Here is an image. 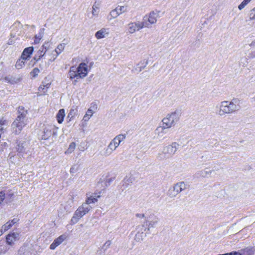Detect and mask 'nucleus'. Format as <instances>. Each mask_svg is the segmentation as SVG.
Segmentation results:
<instances>
[{
	"label": "nucleus",
	"instance_id": "nucleus-4",
	"mask_svg": "<svg viewBox=\"0 0 255 255\" xmlns=\"http://www.w3.org/2000/svg\"><path fill=\"white\" fill-rule=\"evenodd\" d=\"M179 144L176 142H173L171 144L164 147L163 152L158 154L157 158L160 160H163L169 156H173L178 149Z\"/></svg>",
	"mask_w": 255,
	"mask_h": 255
},
{
	"label": "nucleus",
	"instance_id": "nucleus-28",
	"mask_svg": "<svg viewBox=\"0 0 255 255\" xmlns=\"http://www.w3.org/2000/svg\"><path fill=\"white\" fill-rule=\"evenodd\" d=\"M158 222L157 220H152L150 221H149L148 224H147V226L148 227V230H149L151 228H153L155 227L156 225L157 224Z\"/></svg>",
	"mask_w": 255,
	"mask_h": 255
},
{
	"label": "nucleus",
	"instance_id": "nucleus-30",
	"mask_svg": "<svg viewBox=\"0 0 255 255\" xmlns=\"http://www.w3.org/2000/svg\"><path fill=\"white\" fill-rule=\"evenodd\" d=\"M96 202H97V199L96 198H95V197L90 196L87 198L85 203H87L88 205H90V204L95 203Z\"/></svg>",
	"mask_w": 255,
	"mask_h": 255
},
{
	"label": "nucleus",
	"instance_id": "nucleus-32",
	"mask_svg": "<svg viewBox=\"0 0 255 255\" xmlns=\"http://www.w3.org/2000/svg\"><path fill=\"white\" fill-rule=\"evenodd\" d=\"M11 227V224H10V223L8 221L4 225L2 226V230L5 232L9 229Z\"/></svg>",
	"mask_w": 255,
	"mask_h": 255
},
{
	"label": "nucleus",
	"instance_id": "nucleus-50",
	"mask_svg": "<svg viewBox=\"0 0 255 255\" xmlns=\"http://www.w3.org/2000/svg\"><path fill=\"white\" fill-rule=\"evenodd\" d=\"M20 108H23L24 109V108L23 107H19L18 108V112L19 115H20L21 114V113L23 112L22 110L19 109Z\"/></svg>",
	"mask_w": 255,
	"mask_h": 255
},
{
	"label": "nucleus",
	"instance_id": "nucleus-26",
	"mask_svg": "<svg viewBox=\"0 0 255 255\" xmlns=\"http://www.w3.org/2000/svg\"><path fill=\"white\" fill-rule=\"evenodd\" d=\"M44 31V28H42L40 29V32H39L38 35H36L35 36V39H34V43H38L43 37V34Z\"/></svg>",
	"mask_w": 255,
	"mask_h": 255
},
{
	"label": "nucleus",
	"instance_id": "nucleus-8",
	"mask_svg": "<svg viewBox=\"0 0 255 255\" xmlns=\"http://www.w3.org/2000/svg\"><path fill=\"white\" fill-rule=\"evenodd\" d=\"M159 17V11H152L150 12L148 15L144 16V20L145 19V21L147 23H149L150 26L151 24H155Z\"/></svg>",
	"mask_w": 255,
	"mask_h": 255
},
{
	"label": "nucleus",
	"instance_id": "nucleus-17",
	"mask_svg": "<svg viewBox=\"0 0 255 255\" xmlns=\"http://www.w3.org/2000/svg\"><path fill=\"white\" fill-rule=\"evenodd\" d=\"M65 43L59 44L57 46L56 48L55 49V50L53 51V52L56 53V54H53V56L52 59L51 58L49 59V60H50L51 61H53L56 59L57 56L64 50V49L65 48Z\"/></svg>",
	"mask_w": 255,
	"mask_h": 255
},
{
	"label": "nucleus",
	"instance_id": "nucleus-47",
	"mask_svg": "<svg viewBox=\"0 0 255 255\" xmlns=\"http://www.w3.org/2000/svg\"><path fill=\"white\" fill-rule=\"evenodd\" d=\"M23 148V147L22 146V145H21V146L19 145H18V150L19 152L22 151Z\"/></svg>",
	"mask_w": 255,
	"mask_h": 255
},
{
	"label": "nucleus",
	"instance_id": "nucleus-42",
	"mask_svg": "<svg viewBox=\"0 0 255 255\" xmlns=\"http://www.w3.org/2000/svg\"><path fill=\"white\" fill-rule=\"evenodd\" d=\"M107 147H109L113 151H115L117 149V148L114 145L113 143H112L111 141L110 142Z\"/></svg>",
	"mask_w": 255,
	"mask_h": 255
},
{
	"label": "nucleus",
	"instance_id": "nucleus-12",
	"mask_svg": "<svg viewBox=\"0 0 255 255\" xmlns=\"http://www.w3.org/2000/svg\"><path fill=\"white\" fill-rule=\"evenodd\" d=\"M126 11V8L124 6H121L119 7H117L115 9L112 10L110 15L111 16L112 18H115L120 14Z\"/></svg>",
	"mask_w": 255,
	"mask_h": 255
},
{
	"label": "nucleus",
	"instance_id": "nucleus-13",
	"mask_svg": "<svg viewBox=\"0 0 255 255\" xmlns=\"http://www.w3.org/2000/svg\"><path fill=\"white\" fill-rule=\"evenodd\" d=\"M67 238L66 235H62L57 238L55 239L53 242L50 245V249L54 250L56 247L59 246Z\"/></svg>",
	"mask_w": 255,
	"mask_h": 255
},
{
	"label": "nucleus",
	"instance_id": "nucleus-22",
	"mask_svg": "<svg viewBox=\"0 0 255 255\" xmlns=\"http://www.w3.org/2000/svg\"><path fill=\"white\" fill-rule=\"evenodd\" d=\"M69 75L71 79H74L75 78H76L77 79L79 78V76L78 75L76 68L74 67L71 68L69 72Z\"/></svg>",
	"mask_w": 255,
	"mask_h": 255
},
{
	"label": "nucleus",
	"instance_id": "nucleus-10",
	"mask_svg": "<svg viewBox=\"0 0 255 255\" xmlns=\"http://www.w3.org/2000/svg\"><path fill=\"white\" fill-rule=\"evenodd\" d=\"M92 209L91 206L88 205L85 202L83 203L81 206L76 210L81 217H83L85 214L88 213Z\"/></svg>",
	"mask_w": 255,
	"mask_h": 255
},
{
	"label": "nucleus",
	"instance_id": "nucleus-27",
	"mask_svg": "<svg viewBox=\"0 0 255 255\" xmlns=\"http://www.w3.org/2000/svg\"><path fill=\"white\" fill-rule=\"evenodd\" d=\"M81 218L82 217L80 216L78 213H77L76 211H75L74 216L72 217L71 220V222L73 224H76Z\"/></svg>",
	"mask_w": 255,
	"mask_h": 255
},
{
	"label": "nucleus",
	"instance_id": "nucleus-37",
	"mask_svg": "<svg viewBox=\"0 0 255 255\" xmlns=\"http://www.w3.org/2000/svg\"><path fill=\"white\" fill-rule=\"evenodd\" d=\"M3 79L5 80V81L11 84H14L16 82L13 79H12V77H9L8 76L5 77Z\"/></svg>",
	"mask_w": 255,
	"mask_h": 255
},
{
	"label": "nucleus",
	"instance_id": "nucleus-3",
	"mask_svg": "<svg viewBox=\"0 0 255 255\" xmlns=\"http://www.w3.org/2000/svg\"><path fill=\"white\" fill-rule=\"evenodd\" d=\"M19 109L22 110L23 112L17 116L16 119L11 125L12 132L15 134L20 133L23 128L26 125L25 118L27 114V111L23 108H20Z\"/></svg>",
	"mask_w": 255,
	"mask_h": 255
},
{
	"label": "nucleus",
	"instance_id": "nucleus-35",
	"mask_svg": "<svg viewBox=\"0 0 255 255\" xmlns=\"http://www.w3.org/2000/svg\"><path fill=\"white\" fill-rule=\"evenodd\" d=\"M113 151L107 147L103 152V155L106 157L109 156L113 153Z\"/></svg>",
	"mask_w": 255,
	"mask_h": 255
},
{
	"label": "nucleus",
	"instance_id": "nucleus-54",
	"mask_svg": "<svg viewBox=\"0 0 255 255\" xmlns=\"http://www.w3.org/2000/svg\"><path fill=\"white\" fill-rule=\"evenodd\" d=\"M212 170H210V171H209V173H212ZM205 172L206 173H208V171H205Z\"/></svg>",
	"mask_w": 255,
	"mask_h": 255
},
{
	"label": "nucleus",
	"instance_id": "nucleus-51",
	"mask_svg": "<svg viewBox=\"0 0 255 255\" xmlns=\"http://www.w3.org/2000/svg\"><path fill=\"white\" fill-rule=\"evenodd\" d=\"M13 196V194L12 193H9L7 195V197H9V198H12V197Z\"/></svg>",
	"mask_w": 255,
	"mask_h": 255
},
{
	"label": "nucleus",
	"instance_id": "nucleus-48",
	"mask_svg": "<svg viewBox=\"0 0 255 255\" xmlns=\"http://www.w3.org/2000/svg\"><path fill=\"white\" fill-rule=\"evenodd\" d=\"M136 216L137 217H138L139 218H143L144 217V215L143 214H136Z\"/></svg>",
	"mask_w": 255,
	"mask_h": 255
},
{
	"label": "nucleus",
	"instance_id": "nucleus-11",
	"mask_svg": "<svg viewBox=\"0 0 255 255\" xmlns=\"http://www.w3.org/2000/svg\"><path fill=\"white\" fill-rule=\"evenodd\" d=\"M76 70L79 78H83L87 76L88 70L85 63H81L80 64Z\"/></svg>",
	"mask_w": 255,
	"mask_h": 255
},
{
	"label": "nucleus",
	"instance_id": "nucleus-39",
	"mask_svg": "<svg viewBox=\"0 0 255 255\" xmlns=\"http://www.w3.org/2000/svg\"><path fill=\"white\" fill-rule=\"evenodd\" d=\"M5 198V194L3 191L0 192V205L2 203Z\"/></svg>",
	"mask_w": 255,
	"mask_h": 255
},
{
	"label": "nucleus",
	"instance_id": "nucleus-5",
	"mask_svg": "<svg viewBox=\"0 0 255 255\" xmlns=\"http://www.w3.org/2000/svg\"><path fill=\"white\" fill-rule=\"evenodd\" d=\"M187 188V185L184 182H179L168 190V195L170 198H174L180 192L186 189Z\"/></svg>",
	"mask_w": 255,
	"mask_h": 255
},
{
	"label": "nucleus",
	"instance_id": "nucleus-23",
	"mask_svg": "<svg viewBox=\"0 0 255 255\" xmlns=\"http://www.w3.org/2000/svg\"><path fill=\"white\" fill-rule=\"evenodd\" d=\"M76 143L74 142H71L70 144L68 149L65 151V153L66 154H69L72 153L74 151Z\"/></svg>",
	"mask_w": 255,
	"mask_h": 255
},
{
	"label": "nucleus",
	"instance_id": "nucleus-25",
	"mask_svg": "<svg viewBox=\"0 0 255 255\" xmlns=\"http://www.w3.org/2000/svg\"><path fill=\"white\" fill-rule=\"evenodd\" d=\"M25 60L26 59H21V58L18 59L15 64L16 68L17 69H21L25 65L24 60Z\"/></svg>",
	"mask_w": 255,
	"mask_h": 255
},
{
	"label": "nucleus",
	"instance_id": "nucleus-43",
	"mask_svg": "<svg viewBox=\"0 0 255 255\" xmlns=\"http://www.w3.org/2000/svg\"><path fill=\"white\" fill-rule=\"evenodd\" d=\"M74 115H75V112H74V109H71L69 112V113L68 114V118H73L74 116Z\"/></svg>",
	"mask_w": 255,
	"mask_h": 255
},
{
	"label": "nucleus",
	"instance_id": "nucleus-16",
	"mask_svg": "<svg viewBox=\"0 0 255 255\" xmlns=\"http://www.w3.org/2000/svg\"><path fill=\"white\" fill-rule=\"evenodd\" d=\"M126 134H120L115 136L114 138L112 140L111 142L113 143L114 145L117 148L121 142L126 139Z\"/></svg>",
	"mask_w": 255,
	"mask_h": 255
},
{
	"label": "nucleus",
	"instance_id": "nucleus-33",
	"mask_svg": "<svg viewBox=\"0 0 255 255\" xmlns=\"http://www.w3.org/2000/svg\"><path fill=\"white\" fill-rule=\"evenodd\" d=\"M46 87H44V85H41L38 88V91L41 95L45 94L47 92L48 89H46Z\"/></svg>",
	"mask_w": 255,
	"mask_h": 255
},
{
	"label": "nucleus",
	"instance_id": "nucleus-49",
	"mask_svg": "<svg viewBox=\"0 0 255 255\" xmlns=\"http://www.w3.org/2000/svg\"><path fill=\"white\" fill-rule=\"evenodd\" d=\"M14 43L13 40L10 39L9 40H8V44L9 45H11L13 43Z\"/></svg>",
	"mask_w": 255,
	"mask_h": 255
},
{
	"label": "nucleus",
	"instance_id": "nucleus-24",
	"mask_svg": "<svg viewBox=\"0 0 255 255\" xmlns=\"http://www.w3.org/2000/svg\"><path fill=\"white\" fill-rule=\"evenodd\" d=\"M93 111L91 109H89L84 116L83 120L85 122L89 121L90 118L93 116Z\"/></svg>",
	"mask_w": 255,
	"mask_h": 255
},
{
	"label": "nucleus",
	"instance_id": "nucleus-19",
	"mask_svg": "<svg viewBox=\"0 0 255 255\" xmlns=\"http://www.w3.org/2000/svg\"><path fill=\"white\" fill-rule=\"evenodd\" d=\"M65 111L64 109H60L57 115H56V119L57 120V122L59 124H61L63 121L64 118L65 117Z\"/></svg>",
	"mask_w": 255,
	"mask_h": 255
},
{
	"label": "nucleus",
	"instance_id": "nucleus-41",
	"mask_svg": "<svg viewBox=\"0 0 255 255\" xmlns=\"http://www.w3.org/2000/svg\"><path fill=\"white\" fill-rule=\"evenodd\" d=\"M111 241L110 240H108V241H106V242L104 244V245L103 246V248L104 250H107L108 248H109V247L111 246Z\"/></svg>",
	"mask_w": 255,
	"mask_h": 255
},
{
	"label": "nucleus",
	"instance_id": "nucleus-6",
	"mask_svg": "<svg viewBox=\"0 0 255 255\" xmlns=\"http://www.w3.org/2000/svg\"><path fill=\"white\" fill-rule=\"evenodd\" d=\"M144 27H149V24L144 21L142 22H130L128 24L127 29L129 34H133L136 31H139Z\"/></svg>",
	"mask_w": 255,
	"mask_h": 255
},
{
	"label": "nucleus",
	"instance_id": "nucleus-9",
	"mask_svg": "<svg viewBox=\"0 0 255 255\" xmlns=\"http://www.w3.org/2000/svg\"><path fill=\"white\" fill-rule=\"evenodd\" d=\"M20 238V234L18 232H11L6 237V244L9 246H12L14 243L18 241Z\"/></svg>",
	"mask_w": 255,
	"mask_h": 255
},
{
	"label": "nucleus",
	"instance_id": "nucleus-40",
	"mask_svg": "<svg viewBox=\"0 0 255 255\" xmlns=\"http://www.w3.org/2000/svg\"><path fill=\"white\" fill-rule=\"evenodd\" d=\"M142 234H143L142 233H138L136 234L135 239L136 241L139 242L141 240H142Z\"/></svg>",
	"mask_w": 255,
	"mask_h": 255
},
{
	"label": "nucleus",
	"instance_id": "nucleus-29",
	"mask_svg": "<svg viewBox=\"0 0 255 255\" xmlns=\"http://www.w3.org/2000/svg\"><path fill=\"white\" fill-rule=\"evenodd\" d=\"M10 248L7 246H0V255L5 254Z\"/></svg>",
	"mask_w": 255,
	"mask_h": 255
},
{
	"label": "nucleus",
	"instance_id": "nucleus-21",
	"mask_svg": "<svg viewBox=\"0 0 255 255\" xmlns=\"http://www.w3.org/2000/svg\"><path fill=\"white\" fill-rule=\"evenodd\" d=\"M99 3H97V2H95L94 3V4H93V5L92 6V18H93V17H95V16H98V14H99Z\"/></svg>",
	"mask_w": 255,
	"mask_h": 255
},
{
	"label": "nucleus",
	"instance_id": "nucleus-46",
	"mask_svg": "<svg viewBox=\"0 0 255 255\" xmlns=\"http://www.w3.org/2000/svg\"><path fill=\"white\" fill-rule=\"evenodd\" d=\"M10 224H11V226L13 225L14 224H15L16 223V219H14L11 221H8Z\"/></svg>",
	"mask_w": 255,
	"mask_h": 255
},
{
	"label": "nucleus",
	"instance_id": "nucleus-14",
	"mask_svg": "<svg viewBox=\"0 0 255 255\" xmlns=\"http://www.w3.org/2000/svg\"><path fill=\"white\" fill-rule=\"evenodd\" d=\"M110 33L109 28H102L97 31L95 33V37L97 39H100L107 36Z\"/></svg>",
	"mask_w": 255,
	"mask_h": 255
},
{
	"label": "nucleus",
	"instance_id": "nucleus-34",
	"mask_svg": "<svg viewBox=\"0 0 255 255\" xmlns=\"http://www.w3.org/2000/svg\"><path fill=\"white\" fill-rule=\"evenodd\" d=\"M249 19L251 20H255V7L250 10L249 13Z\"/></svg>",
	"mask_w": 255,
	"mask_h": 255
},
{
	"label": "nucleus",
	"instance_id": "nucleus-36",
	"mask_svg": "<svg viewBox=\"0 0 255 255\" xmlns=\"http://www.w3.org/2000/svg\"><path fill=\"white\" fill-rule=\"evenodd\" d=\"M42 85H44V87H46V89H48L51 85V82L47 78H45L44 80L42 81Z\"/></svg>",
	"mask_w": 255,
	"mask_h": 255
},
{
	"label": "nucleus",
	"instance_id": "nucleus-45",
	"mask_svg": "<svg viewBox=\"0 0 255 255\" xmlns=\"http://www.w3.org/2000/svg\"><path fill=\"white\" fill-rule=\"evenodd\" d=\"M76 171V169L75 168V167L74 166H72L70 168V173H74Z\"/></svg>",
	"mask_w": 255,
	"mask_h": 255
},
{
	"label": "nucleus",
	"instance_id": "nucleus-56",
	"mask_svg": "<svg viewBox=\"0 0 255 255\" xmlns=\"http://www.w3.org/2000/svg\"><path fill=\"white\" fill-rule=\"evenodd\" d=\"M253 100L255 101V96L253 98Z\"/></svg>",
	"mask_w": 255,
	"mask_h": 255
},
{
	"label": "nucleus",
	"instance_id": "nucleus-7",
	"mask_svg": "<svg viewBox=\"0 0 255 255\" xmlns=\"http://www.w3.org/2000/svg\"><path fill=\"white\" fill-rule=\"evenodd\" d=\"M57 128L52 125H47L45 127L41 135L42 139H48L52 135H57Z\"/></svg>",
	"mask_w": 255,
	"mask_h": 255
},
{
	"label": "nucleus",
	"instance_id": "nucleus-53",
	"mask_svg": "<svg viewBox=\"0 0 255 255\" xmlns=\"http://www.w3.org/2000/svg\"><path fill=\"white\" fill-rule=\"evenodd\" d=\"M4 232L2 230V228L1 229V230H0V236H1L3 233H4Z\"/></svg>",
	"mask_w": 255,
	"mask_h": 255
},
{
	"label": "nucleus",
	"instance_id": "nucleus-38",
	"mask_svg": "<svg viewBox=\"0 0 255 255\" xmlns=\"http://www.w3.org/2000/svg\"><path fill=\"white\" fill-rule=\"evenodd\" d=\"M39 72H40L38 68H35L31 72L30 74L33 77H36V76L38 75V74L39 73Z\"/></svg>",
	"mask_w": 255,
	"mask_h": 255
},
{
	"label": "nucleus",
	"instance_id": "nucleus-20",
	"mask_svg": "<svg viewBox=\"0 0 255 255\" xmlns=\"http://www.w3.org/2000/svg\"><path fill=\"white\" fill-rule=\"evenodd\" d=\"M147 64V61H140L137 64L136 67L134 68V70L137 72H140L145 67Z\"/></svg>",
	"mask_w": 255,
	"mask_h": 255
},
{
	"label": "nucleus",
	"instance_id": "nucleus-55",
	"mask_svg": "<svg viewBox=\"0 0 255 255\" xmlns=\"http://www.w3.org/2000/svg\"><path fill=\"white\" fill-rule=\"evenodd\" d=\"M95 197H98V198H99V197H100V195H98L97 196H95Z\"/></svg>",
	"mask_w": 255,
	"mask_h": 255
},
{
	"label": "nucleus",
	"instance_id": "nucleus-18",
	"mask_svg": "<svg viewBox=\"0 0 255 255\" xmlns=\"http://www.w3.org/2000/svg\"><path fill=\"white\" fill-rule=\"evenodd\" d=\"M33 51V47L32 46L25 48L21 54V59L26 60L27 59L30 57V55L32 54Z\"/></svg>",
	"mask_w": 255,
	"mask_h": 255
},
{
	"label": "nucleus",
	"instance_id": "nucleus-44",
	"mask_svg": "<svg viewBox=\"0 0 255 255\" xmlns=\"http://www.w3.org/2000/svg\"><path fill=\"white\" fill-rule=\"evenodd\" d=\"M164 129H163V132L162 133H160L159 135L158 134V132L157 131V128L156 129L155 132H156V134L157 135L158 137H162L164 135Z\"/></svg>",
	"mask_w": 255,
	"mask_h": 255
},
{
	"label": "nucleus",
	"instance_id": "nucleus-2",
	"mask_svg": "<svg viewBox=\"0 0 255 255\" xmlns=\"http://www.w3.org/2000/svg\"><path fill=\"white\" fill-rule=\"evenodd\" d=\"M181 115V112L178 110H176L174 112L168 114L162 120L163 126L157 128V131L158 132V134L159 135L160 133L163 132V129L174 127L179 121Z\"/></svg>",
	"mask_w": 255,
	"mask_h": 255
},
{
	"label": "nucleus",
	"instance_id": "nucleus-1",
	"mask_svg": "<svg viewBox=\"0 0 255 255\" xmlns=\"http://www.w3.org/2000/svg\"><path fill=\"white\" fill-rule=\"evenodd\" d=\"M240 108L239 101L237 99H233L231 101H222L216 107V113L220 116L233 114L238 111Z\"/></svg>",
	"mask_w": 255,
	"mask_h": 255
},
{
	"label": "nucleus",
	"instance_id": "nucleus-52",
	"mask_svg": "<svg viewBox=\"0 0 255 255\" xmlns=\"http://www.w3.org/2000/svg\"><path fill=\"white\" fill-rule=\"evenodd\" d=\"M4 124V121L2 120H0V125H3Z\"/></svg>",
	"mask_w": 255,
	"mask_h": 255
},
{
	"label": "nucleus",
	"instance_id": "nucleus-15",
	"mask_svg": "<svg viewBox=\"0 0 255 255\" xmlns=\"http://www.w3.org/2000/svg\"><path fill=\"white\" fill-rule=\"evenodd\" d=\"M47 50V48L45 45H43L40 49L37 52V53L34 56L33 59L36 62L41 58L46 53Z\"/></svg>",
	"mask_w": 255,
	"mask_h": 255
},
{
	"label": "nucleus",
	"instance_id": "nucleus-31",
	"mask_svg": "<svg viewBox=\"0 0 255 255\" xmlns=\"http://www.w3.org/2000/svg\"><path fill=\"white\" fill-rule=\"evenodd\" d=\"M252 0H244L238 6L239 10H242Z\"/></svg>",
	"mask_w": 255,
	"mask_h": 255
}]
</instances>
